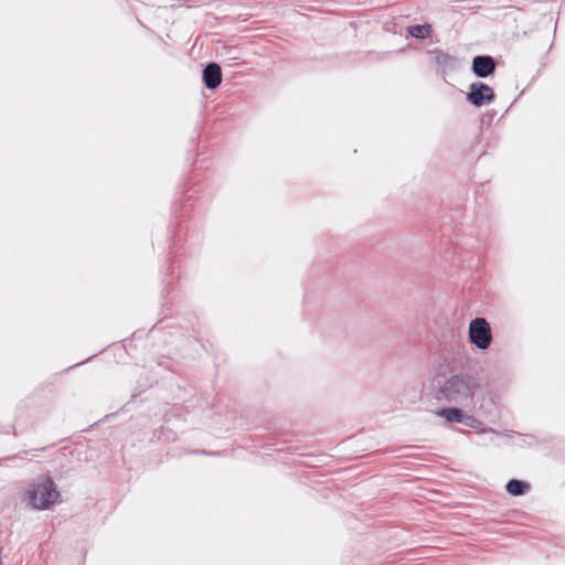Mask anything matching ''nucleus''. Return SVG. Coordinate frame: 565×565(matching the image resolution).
<instances>
[{
  "label": "nucleus",
  "mask_w": 565,
  "mask_h": 565,
  "mask_svg": "<svg viewBox=\"0 0 565 565\" xmlns=\"http://www.w3.org/2000/svg\"><path fill=\"white\" fill-rule=\"evenodd\" d=\"M477 382L468 374L452 375L437 381L436 399L460 406H468L473 401Z\"/></svg>",
  "instance_id": "nucleus-1"
},
{
  "label": "nucleus",
  "mask_w": 565,
  "mask_h": 565,
  "mask_svg": "<svg viewBox=\"0 0 565 565\" xmlns=\"http://www.w3.org/2000/svg\"><path fill=\"white\" fill-rule=\"evenodd\" d=\"M60 492L54 481L45 476L32 481L23 493V501L33 510H49L58 502Z\"/></svg>",
  "instance_id": "nucleus-2"
},
{
  "label": "nucleus",
  "mask_w": 565,
  "mask_h": 565,
  "mask_svg": "<svg viewBox=\"0 0 565 565\" xmlns=\"http://www.w3.org/2000/svg\"><path fill=\"white\" fill-rule=\"evenodd\" d=\"M469 340L480 350H486L492 342L491 327L484 318H475L469 323Z\"/></svg>",
  "instance_id": "nucleus-3"
},
{
  "label": "nucleus",
  "mask_w": 565,
  "mask_h": 565,
  "mask_svg": "<svg viewBox=\"0 0 565 565\" xmlns=\"http://www.w3.org/2000/svg\"><path fill=\"white\" fill-rule=\"evenodd\" d=\"M494 98L495 95L493 89L489 85L481 82L472 83L467 94V100L476 107L488 105L492 103Z\"/></svg>",
  "instance_id": "nucleus-4"
},
{
  "label": "nucleus",
  "mask_w": 565,
  "mask_h": 565,
  "mask_svg": "<svg viewBox=\"0 0 565 565\" xmlns=\"http://www.w3.org/2000/svg\"><path fill=\"white\" fill-rule=\"evenodd\" d=\"M495 70V62L490 55H478L472 60V72L478 77H488Z\"/></svg>",
  "instance_id": "nucleus-5"
},
{
  "label": "nucleus",
  "mask_w": 565,
  "mask_h": 565,
  "mask_svg": "<svg viewBox=\"0 0 565 565\" xmlns=\"http://www.w3.org/2000/svg\"><path fill=\"white\" fill-rule=\"evenodd\" d=\"M203 82L209 89H215L222 82V70L216 63H209L203 70Z\"/></svg>",
  "instance_id": "nucleus-6"
},
{
  "label": "nucleus",
  "mask_w": 565,
  "mask_h": 565,
  "mask_svg": "<svg viewBox=\"0 0 565 565\" xmlns=\"http://www.w3.org/2000/svg\"><path fill=\"white\" fill-rule=\"evenodd\" d=\"M463 412L458 407H444L436 412V415L444 418L447 423H460L462 422Z\"/></svg>",
  "instance_id": "nucleus-7"
},
{
  "label": "nucleus",
  "mask_w": 565,
  "mask_h": 565,
  "mask_svg": "<svg viewBox=\"0 0 565 565\" xmlns=\"http://www.w3.org/2000/svg\"><path fill=\"white\" fill-rule=\"evenodd\" d=\"M461 424H463L465 426L470 427L472 429H476L479 434L491 433L493 435H499V433H497L492 428H483L482 423L479 419H477L475 416L468 415L466 413L463 414Z\"/></svg>",
  "instance_id": "nucleus-8"
},
{
  "label": "nucleus",
  "mask_w": 565,
  "mask_h": 565,
  "mask_svg": "<svg viewBox=\"0 0 565 565\" xmlns=\"http://www.w3.org/2000/svg\"><path fill=\"white\" fill-rule=\"evenodd\" d=\"M505 490L511 495L519 497L530 490V484L522 480L512 479L505 484Z\"/></svg>",
  "instance_id": "nucleus-9"
},
{
  "label": "nucleus",
  "mask_w": 565,
  "mask_h": 565,
  "mask_svg": "<svg viewBox=\"0 0 565 565\" xmlns=\"http://www.w3.org/2000/svg\"><path fill=\"white\" fill-rule=\"evenodd\" d=\"M431 26L429 24H415L408 26V34L416 39H426L430 35Z\"/></svg>",
  "instance_id": "nucleus-10"
}]
</instances>
